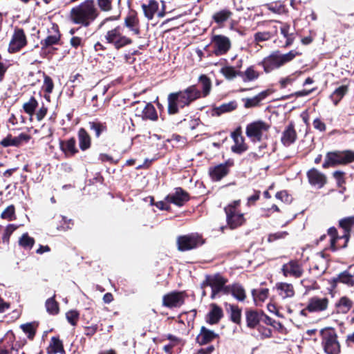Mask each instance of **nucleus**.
<instances>
[{
	"label": "nucleus",
	"mask_w": 354,
	"mask_h": 354,
	"mask_svg": "<svg viewBox=\"0 0 354 354\" xmlns=\"http://www.w3.org/2000/svg\"><path fill=\"white\" fill-rule=\"evenodd\" d=\"M142 117L144 119L156 120L158 119V115L153 105L151 103L147 104L142 111Z\"/></svg>",
	"instance_id": "obj_42"
},
{
	"label": "nucleus",
	"mask_w": 354,
	"mask_h": 354,
	"mask_svg": "<svg viewBox=\"0 0 354 354\" xmlns=\"http://www.w3.org/2000/svg\"><path fill=\"white\" fill-rule=\"evenodd\" d=\"M233 16V12L228 8H223L215 12L212 19L220 27L228 21Z\"/></svg>",
	"instance_id": "obj_22"
},
{
	"label": "nucleus",
	"mask_w": 354,
	"mask_h": 354,
	"mask_svg": "<svg viewBox=\"0 0 354 354\" xmlns=\"http://www.w3.org/2000/svg\"><path fill=\"white\" fill-rule=\"evenodd\" d=\"M329 299L326 296L319 297L313 296L309 298L306 307L301 311L302 315H305L306 311L310 313H322L328 309Z\"/></svg>",
	"instance_id": "obj_13"
},
{
	"label": "nucleus",
	"mask_w": 354,
	"mask_h": 354,
	"mask_svg": "<svg viewBox=\"0 0 354 354\" xmlns=\"http://www.w3.org/2000/svg\"><path fill=\"white\" fill-rule=\"evenodd\" d=\"M339 225L344 231L342 236H337L336 228L330 227L328 230V234L330 237V248L333 251L338 248L346 247L350 238V233L354 230V216H348L339 220Z\"/></svg>",
	"instance_id": "obj_3"
},
{
	"label": "nucleus",
	"mask_w": 354,
	"mask_h": 354,
	"mask_svg": "<svg viewBox=\"0 0 354 354\" xmlns=\"http://www.w3.org/2000/svg\"><path fill=\"white\" fill-rule=\"evenodd\" d=\"M275 290L283 299L291 298L295 295V289L291 283L280 282L275 285Z\"/></svg>",
	"instance_id": "obj_24"
},
{
	"label": "nucleus",
	"mask_w": 354,
	"mask_h": 354,
	"mask_svg": "<svg viewBox=\"0 0 354 354\" xmlns=\"http://www.w3.org/2000/svg\"><path fill=\"white\" fill-rule=\"evenodd\" d=\"M233 160H227L224 163L209 167V174L210 178L214 181L221 180L228 174L230 169L233 166Z\"/></svg>",
	"instance_id": "obj_15"
},
{
	"label": "nucleus",
	"mask_w": 354,
	"mask_h": 354,
	"mask_svg": "<svg viewBox=\"0 0 354 354\" xmlns=\"http://www.w3.org/2000/svg\"><path fill=\"white\" fill-rule=\"evenodd\" d=\"M37 327V324L35 322L21 325V328L24 333L27 335L28 338L30 339H33L36 333Z\"/></svg>",
	"instance_id": "obj_44"
},
{
	"label": "nucleus",
	"mask_w": 354,
	"mask_h": 354,
	"mask_svg": "<svg viewBox=\"0 0 354 354\" xmlns=\"http://www.w3.org/2000/svg\"><path fill=\"white\" fill-rule=\"evenodd\" d=\"M217 337L218 335L213 330L202 326L199 334L196 337V342L201 345H204L211 342Z\"/></svg>",
	"instance_id": "obj_26"
},
{
	"label": "nucleus",
	"mask_w": 354,
	"mask_h": 354,
	"mask_svg": "<svg viewBox=\"0 0 354 354\" xmlns=\"http://www.w3.org/2000/svg\"><path fill=\"white\" fill-rule=\"evenodd\" d=\"M65 351L63 346L62 342L59 337H52L50 339V344L47 348L48 354H64Z\"/></svg>",
	"instance_id": "obj_30"
},
{
	"label": "nucleus",
	"mask_w": 354,
	"mask_h": 354,
	"mask_svg": "<svg viewBox=\"0 0 354 354\" xmlns=\"http://www.w3.org/2000/svg\"><path fill=\"white\" fill-rule=\"evenodd\" d=\"M301 284L306 288V292L319 289L317 283L313 279H304L301 281Z\"/></svg>",
	"instance_id": "obj_53"
},
{
	"label": "nucleus",
	"mask_w": 354,
	"mask_h": 354,
	"mask_svg": "<svg viewBox=\"0 0 354 354\" xmlns=\"http://www.w3.org/2000/svg\"><path fill=\"white\" fill-rule=\"evenodd\" d=\"M104 39L107 44L117 50L130 45L133 42L132 39L124 34V27L121 26L108 30L104 35Z\"/></svg>",
	"instance_id": "obj_7"
},
{
	"label": "nucleus",
	"mask_w": 354,
	"mask_h": 354,
	"mask_svg": "<svg viewBox=\"0 0 354 354\" xmlns=\"http://www.w3.org/2000/svg\"><path fill=\"white\" fill-rule=\"evenodd\" d=\"M100 14L95 0H85L71 8L69 19L75 24L89 26Z\"/></svg>",
	"instance_id": "obj_1"
},
{
	"label": "nucleus",
	"mask_w": 354,
	"mask_h": 354,
	"mask_svg": "<svg viewBox=\"0 0 354 354\" xmlns=\"http://www.w3.org/2000/svg\"><path fill=\"white\" fill-rule=\"evenodd\" d=\"M245 316L247 326L250 328H254L259 324L263 315L254 310H249L246 312Z\"/></svg>",
	"instance_id": "obj_34"
},
{
	"label": "nucleus",
	"mask_w": 354,
	"mask_h": 354,
	"mask_svg": "<svg viewBox=\"0 0 354 354\" xmlns=\"http://www.w3.org/2000/svg\"><path fill=\"white\" fill-rule=\"evenodd\" d=\"M142 9L148 20H151L158 9V3L156 0H149L147 4L143 3Z\"/></svg>",
	"instance_id": "obj_32"
},
{
	"label": "nucleus",
	"mask_w": 354,
	"mask_h": 354,
	"mask_svg": "<svg viewBox=\"0 0 354 354\" xmlns=\"http://www.w3.org/2000/svg\"><path fill=\"white\" fill-rule=\"evenodd\" d=\"M267 95V91H262L253 97L243 99V101H244L245 108L249 109L259 106L261 101L264 100Z\"/></svg>",
	"instance_id": "obj_33"
},
{
	"label": "nucleus",
	"mask_w": 354,
	"mask_h": 354,
	"mask_svg": "<svg viewBox=\"0 0 354 354\" xmlns=\"http://www.w3.org/2000/svg\"><path fill=\"white\" fill-rule=\"evenodd\" d=\"M213 53L216 56H222L228 53L232 47L229 37L223 35H214L211 37Z\"/></svg>",
	"instance_id": "obj_12"
},
{
	"label": "nucleus",
	"mask_w": 354,
	"mask_h": 354,
	"mask_svg": "<svg viewBox=\"0 0 354 354\" xmlns=\"http://www.w3.org/2000/svg\"><path fill=\"white\" fill-rule=\"evenodd\" d=\"M240 201L237 200L225 207L227 223L231 229L242 225L245 221L244 214L238 209Z\"/></svg>",
	"instance_id": "obj_9"
},
{
	"label": "nucleus",
	"mask_w": 354,
	"mask_h": 354,
	"mask_svg": "<svg viewBox=\"0 0 354 354\" xmlns=\"http://www.w3.org/2000/svg\"><path fill=\"white\" fill-rule=\"evenodd\" d=\"M344 173L342 171H335L333 174V177L335 178L339 185L344 183Z\"/></svg>",
	"instance_id": "obj_63"
},
{
	"label": "nucleus",
	"mask_w": 354,
	"mask_h": 354,
	"mask_svg": "<svg viewBox=\"0 0 354 354\" xmlns=\"http://www.w3.org/2000/svg\"><path fill=\"white\" fill-rule=\"evenodd\" d=\"M227 289V295L231 294L239 301H243L245 299V290L241 284L228 285Z\"/></svg>",
	"instance_id": "obj_27"
},
{
	"label": "nucleus",
	"mask_w": 354,
	"mask_h": 354,
	"mask_svg": "<svg viewBox=\"0 0 354 354\" xmlns=\"http://www.w3.org/2000/svg\"><path fill=\"white\" fill-rule=\"evenodd\" d=\"M15 206L11 205L6 207V209L1 213V217L3 219L12 221L15 219Z\"/></svg>",
	"instance_id": "obj_54"
},
{
	"label": "nucleus",
	"mask_w": 354,
	"mask_h": 354,
	"mask_svg": "<svg viewBox=\"0 0 354 354\" xmlns=\"http://www.w3.org/2000/svg\"><path fill=\"white\" fill-rule=\"evenodd\" d=\"M204 243L203 238L198 234H189L179 236L177 238L178 249L180 251H187L194 249Z\"/></svg>",
	"instance_id": "obj_11"
},
{
	"label": "nucleus",
	"mask_w": 354,
	"mask_h": 354,
	"mask_svg": "<svg viewBox=\"0 0 354 354\" xmlns=\"http://www.w3.org/2000/svg\"><path fill=\"white\" fill-rule=\"evenodd\" d=\"M279 23H280L281 24V26L280 28V30H281V34L285 37H289L290 35H292V34H294L293 32H290V26L289 24H283L280 21H278Z\"/></svg>",
	"instance_id": "obj_61"
},
{
	"label": "nucleus",
	"mask_w": 354,
	"mask_h": 354,
	"mask_svg": "<svg viewBox=\"0 0 354 354\" xmlns=\"http://www.w3.org/2000/svg\"><path fill=\"white\" fill-rule=\"evenodd\" d=\"M259 73L255 70L254 66H250L244 72L240 71L239 77L243 78V82H252L258 79Z\"/></svg>",
	"instance_id": "obj_36"
},
{
	"label": "nucleus",
	"mask_w": 354,
	"mask_h": 354,
	"mask_svg": "<svg viewBox=\"0 0 354 354\" xmlns=\"http://www.w3.org/2000/svg\"><path fill=\"white\" fill-rule=\"evenodd\" d=\"M282 272L285 277L299 278L302 276L304 270L301 264L296 261H290L282 266Z\"/></svg>",
	"instance_id": "obj_18"
},
{
	"label": "nucleus",
	"mask_w": 354,
	"mask_h": 354,
	"mask_svg": "<svg viewBox=\"0 0 354 354\" xmlns=\"http://www.w3.org/2000/svg\"><path fill=\"white\" fill-rule=\"evenodd\" d=\"M35 244V239L30 237L28 233H24L19 240V245L24 249L30 250Z\"/></svg>",
	"instance_id": "obj_45"
},
{
	"label": "nucleus",
	"mask_w": 354,
	"mask_h": 354,
	"mask_svg": "<svg viewBox=\"0 0 354 354\" xmlns=\"http://www.w3.org/2000/svg\"><path fill=\"white\" fill-rule=\"evenodd\" d=\"M30 136L26 133H20L18 136L12 137L8 136L1 142V145L3 147L19 146L23 142H26L30 140Z\"/></svg>",
	"instance_id": "obj_23"
},
{
	"label": "nucleus",
	"mask_w": 354,
	"mask_h": 354,
	"mask_svg": "<svg viewBox=\"0 0 354 354\" xmlns=\"http://www.w3.org/2000/svg\"><path fill=\"white\" fill-rule=\"evenodd\" d=\"M166 337L170 342L168 344H166L163 346V351L166 353V354H172V348L174 346L178 344H183L182 339L176 336L168 334L166 335Z\"/></svg>",
	"instance_id": "obj_37"
},
{
	"label": "nucleus",
	"mask_w": 354,
	"mask_h": 354,
	"mask_svg": "<svg viewBox=\"0 0 354 354\" xmlns=\"http://www.w3.org/2000/svg\"><path fill=\"white\" fill-rule=\"evenodd\" d=\"M309 183L317 188H322L326 183V176L315 168H312L307 172Z\"/></svg>",
	"instance_id": "obj_19"
},
{
	"label": "nucleus",
	"mask_w": 354,
	"mask_h": 354,
	"mask_svg": "<svg viewBox=\"0 0 354 354\" xmlns=\"http://www.w3.org/2000/svg\"><path fill=\"white\" fill-rule=\"evenodd\" d=\"M352 306V301L346 297H341L339 301L336 304L337 311L344 314L347 313L351 308Z\"/></svg>",
	"instance_id": "obj_39"
},
{
	"label": "nucleus",
	"mask_w": 354,
	"mask_h": 354,
	"mask_svg": "<svg viewBox=\"0 0 354 354\" xmlns=\"http://www.w3.org/2000/svg\"><path fill=\"white\" fill-rule=\"evenodd\" d=\"M185 301L184 294L181 292H172L164 295L162 298L163 306L172 308L181 306Z\"/></svg>",
	"instance_id": "obj_16"
},
{
	"label": "nucleus",
	"mask_w": 354,
	"mask_h": 354,
	"mask_svg": "<svg viewBox=\"0 0 354 354\" xmlns=\"http://www.w3.org/2000/svg\"><path fill=\"white\" fill-rule=\"evenodd\" d=\"M322 346L327 354H339L341 351L337 335L333 328H325L319 331Z\"/></svg>",
	"instance_id": "obj_6"
},
{
	"label": "nucleus",
	"mask_w": 354,
	"mask_h": 354,
	"mask_svg": "<svg viewBox=\"0 0 354 354\" xmlns=\"http://www.w3.org/2000/svg\"><path fill=\"white\" fill-rule=\"evenodd\" d=\"M226 310L230 313L231 320L239 324L241 321V310L237 306L229 304Z\"/></svg>",
	"instance_id": "obj_40"
},
{
	"label": "nucleus",
	"mask_w": 354,
	"mask_h": 354,
	"mask_svg": "<svg viewBox=\"0 0 354 354\" xmlns=\"http://www.w3.org/2000/svg\"><path fill=\"white\" fill-rule=\"evenodd\" d=\"M232 138L234 140V145L231 149L236 153H242L248 149V146L244 142V138L241 135L240 130L237 129L232 133Z\"/></svg>",
	"instance_id": "obj_20"
},
{
	"label": "nucleus",
	"mask_w": 354,
	"mask_h": 354,
	"mask_svg": "<svg viewBox=\"0 0 354 354\" xmlns=\"http://www.w3.org/2000/svg\"><path fill=\"white\" fill-rule=\"evenodd\" d=\"M221 73L227 79L233 80L236 76H239L240 71H236L232 66H225L221 68Z\"/></svg>",
	"instance_id": "obj_51"
},
{
	"label": "nucleus",
	"mask_w": 354,
	"mask_h": 354,
	"mask_svg": "<svg viewBox=\"0 0 354 354\" xmlns=\"http://www.w3.org/2000/svg\"><path fill=\"white\" fill-rule=\"evenodd\" d=\"M338 281L342 283L346 284L348 286H354L353 277L348 272H344L339 274Z\"/></svg>",
	"instance_id": "obj_52"
},
{
	"label": "nucleus",
	"mask_w": 354,
	"mask_h": 354,
	"mask_svg": "<svg viewBox=\"0 0 354 354\" xmlns=\"http://www.w3.org/2000/svg\"><path fill=\"white\" fill-rule=\"evenodd\" d=\"M301 55V53L292 50L287 53L282 54L279 50L272 51L269 55L264 57L259 62V65L263 68L266 73H270L274 70L278 69L292 61L297 55Z\"/></svg>",
	"instance_id": "obj_4"
},
{
	"label": "nucleus",
	"mask_w": 354,
	"mask_h": 354,
	"mask_svg": "<svg viewBox=\"0 0 354 354\" xmlns=\"http://www.w3.org/2000/svg\"><path fill=\"white\" fill-rule=\"evenodd\" d=\"M62 151L66 157H71L78 152L76 147V141L74 138H71L60 144Z\"/></svg>",
	"instance_id": "obj_28"
},
{
	"label": "nucleus",
	"mask_w": 354,
	"mask_h": 354,
	"mask_svg": "<svg viewBox=\"0 0 354 354\" xmlns=\"http://www.w3.org/2000/svg\"><path fill=\"white\" fill-rule=\"evenodd\" d=\"M189 194L181 187L175 189L174 193L169 194L165 198V201L168 203H173L177 206L181 207L185 203L189 201Z\"/></svg>",
	"instance_id": "obj_17"
},
{
	"label": "nucleus",
	"mask_w": 354,
	"mask_h": 354,
	"mask_svg": "<svg viewBox=\"0 0 354 354\" xmlns=\"http://www.w3.org/2000/svg\"><path fill=\"white\" fill-rule=\"evenodd\" d=\"M354 162V151L352 150L334 151L328 152L325 156L323 168L345 165Z\"/></svg>",
	"instance_id": "obj_5"
},
{
	"label": "nucleus",
	"mask_w": 354,
	"mask_h": 354,
	"mask_svg": "<svg viewBox=\"0 0 354 354\" xmlns=\"http://www.w3.org/2000/svg\"><path fill=\"white\" fill-rule=\"evenodd\" d=\"M201 92L195 85L188 86L184 90L171 93L167 97V111L169 115L179 112L180 109L189 106L193 102L200 98Z\"/></svg>",
	"instance_id": "obj_2"
},
{
	"label": "nucleus",
	"mask_w": 354,
	"mask_h": 354,
	"mask_svg": "<svg viewBox=\"0 0 354 354\" xmlns=\"http://www.w3.org/2000/svg\"><path fill=\"white\" fill-rule=\"evenodd\" d=\"M37 106H38L37 101L36 100V99L34 97H32L27 102H25L24 104L23 108H24V111L27 114L32 116L34 114Z\"/></svg>",
	"instance_id": "obj_46"
},
{
	"label": "nucleus",
	"mask_w": 354,
	"mask_h": 354,
	"mask_svg": "<svg viewBox=\"0 0 354 354\" xmlns=\"http://www.w3.org/2000/svg\"><path fill=\"white\" fill-rule=\"evenodd\" d=\"M348 91V86L347 85H342L333 91L330 97L335 105H337L339 102L343 97L347 93Z\"/></svg>",
	"instance_id": "obj_41"
},
{
	"label": "nucleus",
	"mask_w": 354,
	"mask_h": 354,
	"mask_svg": "<svg viewBox=\"0 0 354 354\" xmlns=\"http://www.w3.org/2000/svg\"><path fill=\"white\" fill-rule=\"evenodd\" d=\"M313 127L315 129L319 130V131H324L326 130V124L319 118L314 120Z\"/></svg>",
	"instance_id": "obj_64"
},
{
	"label": "nucleus",
	"mask_w": 354,
	"mask_h": 354,
	"mask_svg": "<svg viewBox=\"0 0 354 354\" xmlns=\"http://www.w3.org/2000/svg\"><path fill=\"white\" fill-rule=\"evenodd\" d=\"M252 295L255 301L263 302L268 297L269 290L268 288L254 289L252 290Z\"/></svg>",
	"instance_id": "obj_47"
},
{
	"label": "nucleus",
	"mask_w": 354,
	"mask_h": 354,
	"mask_svg": "<svg viewBox=\"0 0 354 354\" xmlns=\"http://www.w3.org/2000/svg\"><path fill=\"white\" fill-rule=\"evenodd\" d=\"M199 82L202 85L203 95L204 97H205L210 92L212 86L211 81L206 75H201L199 77Z\"/></svg>",
	"instance_id": "obj_48"
},
{
	"label": "nucleus",
	"mask_w": 354,
	"mask_h": 354,
	"mask_svg": "<svg viewBox=\"0 0 354 354\" xmlns=\"http://www.w3.org/2000/svg\"><path fill=\"white\" fill-rule=\"evenodd\" d=\"M88 126L90 129L95 133L96 137H99L101 133L106 129V125L98 122H90Z\"/></svg>",
	"instance_id": "obj_50"
},
{
	"label": "nucleus",
	"mask_w": 354,
	"mask_h": 354,
	"mask_svg": "<svg viewBox=\"0 0 354 354\" xmlns=\"http://www.w3.org/2000/svg\"><path fill=\"white\" fill-rule=\"evenodd\" d=\"M270 125L262 120H257L248 124L245 129L247 136L252 142H260L268 136Z\"/></svg>",
	"instance_id": "obj_8"
},
{
	"label": "nucleus",
	"mask_w": 354,
	"mask_h": 354,
	"mask_svg": "<svg viewBox=\"0 0 354 354\" xmlns=\"http://www.w3.org/2000/svg\"><path fill=\"white\" fill-rule=\"evenodd\" d=\"M254 37L255 41L259 43L269 40L272 37V34L270 32H257Z\"/></svg>",
	"instance_id": "obj_57"
},
{
	"label": "nucleus",
	"mask_w": 354,
	"mask_h": 354,
	"mask_svg": "<svg viewBox=\"0 0 354 354\" xmlns=\"http://www.w3.org/2000/svg\"><path fill=\"white\" fill-rule=\"evenodd\" d=\"M79 146L81 150L85 151L91 147V138L86 131L81 128L78 131Z\"/></svg>",
	"instance_id": "obj_35"
},
{
	"label": "nucleus",
	"mask_w": 354,
	"mask_h": 354,
	"mask_svg": "<svg viewBox=\"0 0 354 354\" xmlns=\"http://www.w3.org/2000/svg\"><path fill=\"white\" fill-rule=\"evenodd\" d=\"M18 226L14 224H9L5 229L4 233L2 236L3 243H8L10 237L15 230L17 229Z\"/></svg>",
	"instance_id": "obj_55"
},
{
	"label": "nucleus",
	"mask_w": 354,
	"mask_h": 354,
	"mask_svg": "<svg viewBox=\"0 0 354 354\" xmlns=\"http://www.w3.org/2000/svg\"><path fill=\"white\" fill-rule=\"evenodd\" d=\"M124 24L133 35L140 34L139 19L135 15H128L124 19Z\"/></svg>",
	"instance_id": "obj_29"
},
{
	"label": "nucleus",
	"mask_w": 354,
	"mask_h": 354,
	"mask_svg": "<svg viewBox=\"0 0 354 354\" xmlns=\"http://www.w3.org/2000/svg\"><path fill=\"white\" fill-rule=\"evenodd\" d=\"M54 87L53 82L49 76H45L43 84V89L48 94L51 93Z\"/></svg>",
	"instance_id": "obj_58"
},
{
	"label": "nucleus",
	"mask_w": 354,
	"mask_h": 354,
	"mask_svg": "<svg viewBox=\"0 0 354 354\" xmlns=\"http://www.w3.org/2000/svg\"><path fill=\"white\" fill-rule=\"evenodd\" d=\"M227 279L220 274H216L213 276H207L203 282V286H209L212 289L211 298L215 299L220 292L227 295L226 283Z\"/></svg>",
	"instance_id": "obj_10"
},
{
	"label": "nucleus",
	"mask_w": 354,
	"mask_h": 354,
	"mask_svg": "<svg viewBox=\"0 0 354 354\" xmlns=\"http://www.w3.org/2000/svg\"><path fill=\"white\" fill-rule=\"evenodd\" d=\"M223 316V311L221 307L216 304L210 305V310L207 315L206 320L210 324H217Z\"/></svg>",
	"instance_id": "obj_25"
},
{
	"label": "nucleus",
	"mask_w": 354,
	"mask_h": 354,
	"mask_svg": "<svg viewBox=\"0 0 354 354\" xmlns=\"http://www.w3.org/2000/svg\"><path fill=\"white\" fill-rule=\"evenodd\" d=\"M67 321L73 326H75L79 319V313L77 310H70L66 313Z\"/></svg>",
	"instance_id": "obj_56"
},
{
	"label": "nucleus",
	"mask_w": 354,
	"mask_h": 354,
	"mask_svg": "<svg viewBox=\"0 0 354 354\" xmlns=\"http://www.w3.org/2000/svg\"><path fill=\"white\" fill-rule=\"evenodd\" d=\"M237 108V102L235 100L227 103H223L214 109L216 115H220L223 113H229Z\"/></svg>",
	"instance_id": "obj_38"
},
{
	"label": "nucleus",
	"mask_w": 354,
	"mask_h": 354,
	"mask_svg": "<svg viewBox=\"0 0 354 354\" xmlns=\"http://www.w3.org/2000/svg\"><path fill=\"white\" fill-rule=\"evenodd\" d=\"M53 34L46 37L41 41L42 48H47L53 45L57 44L60 40V33L57 28L53 27Z\"/></svg>",
	"instance_id": "obj_31"
},
{
	"label": "nucleus",
	"mask_w": 354,
	"mask_h": 354,
	"mask_svg": "<svg viewBox=\"0 0 354 354\" xmlns=\"http://www.w3.org/2000/svg\"><path fill=\"white\" fill-rule=\"evenodd\" d=\"M258 330L261 338H268L272 335V330L270 328L259 326Z\"/></svg>",
	"instance_id": "obj_60"
},
{
	"label": "nucleus",
	"mask_w": 354,
	"mask_h": 354,
	"mask_svg": "<svg viewBox=\"0 0 354 354\" xmlns=\"http://www.w3.org/2000/svg\"><path fill=\"white\" fill-rule=\"evenodd\" d=\"M55 295H54L52 297L48 299L45 303L46 311L53 315L58 314L59 311V304L55 301Z\"/></svg>",
	"instance_id": "obj_43"
},
{
	"label": "nucleus",
	"mask_w": 354,
	"mask_h": 354,
	"mask_svg": "<svg viewBox=\"0 0 354 354\" xmlns=\"http://www.w3.org/2000/svg\"><path fill=\"white\" fill-rule=\"evenodd\" d=\"M297 139V133L292 122H290L282 133L281 141L282 144L288 147L295 142Z\"/></svg>",
	"instance_id": "obj_21"
},
{
	"label": "nucleus",
	"mask_w": 354,
	"mask_h": 354,
	"mask_svg": "<svg viewBox=\"0 0 354 354\" xmlns=\"http://www.w3.org/2000/svg\"><path fill=\"white\" fill-rule=\"evenodd\" d=\"M113 0H96V6L100 11L110 12L113 10Z\"/></svg>",
	"instance_id": "obj_49"
},
{
	"label": "nucleus",
	"mask_w": 354,
	"mask_h": 354,
	"mask_svg": "<svg viewBox=\"0 0 354 354\" xmlns=\"http://www.w3.org/2000/svg\"><path fill=\"white\" fill-rule=\"evenodd\" d=\"M70 44L75 48L83 45V39L80 37L74 36L71 39Z\"/></svg>",
	"instance_id": "obj_62"
},
{
	"label": "nucleus",
	"mask_w": 354,
	"mask_h": 354,
	"mask_svg": "<svg viewBox=\"0 0 354 354\" xmlns=\"http://www.w3.org/2000/svg\"><path fill=\"white\" fill-rule=\"evenodd\" d=\"M26 44L27 40L24 30L21 28H15L9 44V53H17Z\"/></svg>",
	"instance_id": "obj_14"
},
{
	"label": "nucleus",
	"mask_w": 354,
	"mask_h": 354,
	"mask_svg": "<svg viewBox=\"0 0 354 354\" xmlns=\"http://www.w3.org/2000/svg\"><path fill=\"white\" fill-rule=\"evenodd\" d=\"M288 234V232L286 231L277 232L275 233H272V234H269L268 241L269 242H272V241H274L278 239H282L286 238Z\"/></svg>",
	"instance_id": "obj_59"
}]
</instances>
